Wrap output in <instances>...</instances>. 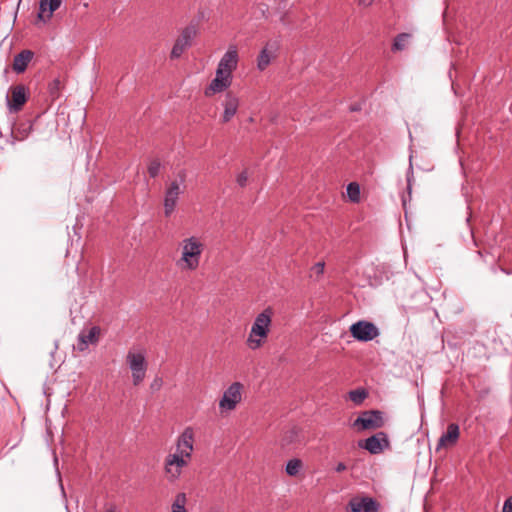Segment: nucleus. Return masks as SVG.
<instances>
[{"instance_id":"f3484780","label":"nucleus","mask_w":512,"mask_h":512,"mask_svg":"<svg viewBox=\"0 0 512 512\" xmlns=\"http://www.w3.org/2000/svg\"><path fill=\"white\" fill-rule=\"evenodd\" d=\"M222 107L224 109L222 114V122H229L237 113L239 108V98L236 94L228 91L222 101Z\"/></svg>"},{"instance_id":"aec40b11","label":"nucleus","mask_w":512,"mask_h":512,"mask_svg":"<svg viewBox=\"0 0 512 512\" xmlns=\"http://www.w3.org/2000/svg\"><path fill=\"white\" fill-rule=\"evenodd\" d=\"M459 426L455 423H450L447 431L439 438L437 449L453 446L459 438Z\"/></svg>"},{"instance_id":"c85d7f7f","label":"nucleus","mask_w":512,"mask_h":512,"mask_svg":"<svg viewBox=\"0 0 512 512\" xmlns=\"http://www.w3.org/2000/svg\"><path fill=\"white\" fill-rule=\"evenodd\" d=\"M160 168H161V163L159 160H152L148 166V173L149 175L154 178L156 177L159 172H160Z\"/></svg>"},{"instance_id":"1a4fd4ad","label":"nucleus","mask_w":512,"mask_h":512,"mask_svg":"<svg viewBox=\"0 0 512 512\" xmlns=\"http://www.w3.org/2000/svg\"><path fill=\"white\" fill-rule=\"evenodd\" d=\"M189 461L178 457V455L168 454L165 458L164 469L169 481L179 479L182 469L188 465Z\"/></svg>"},{"instance_id":"bb28decb","label":"nucleus","mask_w":512,"mask_h":512,"mask_svg":"<svg viewBox=\"0 0 512 512\" xmlns=\"http://www.w3.org/2000/svg\"><path fill=\"white\" fill-rule=\"evenodd\" d=\"M186 501H187V499H186L185 493H178L172 503V508L186 509L185 508Z\"/></svg>"},{"instance_id":"b1692460","label":"nucleus","mask_w":512,"mask_h":512,"mask_svg":"<svg viewBox=\"0 0 512 512\" xmlns=\"http://www.w3.org/2000/svg\"><path fill=\"white\" fill-rule=\"evenodd\" d=\"M346 191L352 202L357 203L360 200V187L356 182L349 183Z\"/></svg>"},{"instance_id":"2eb2a0df","label":"nucleus","mask_w":512,"mask_h":512,"mask_svg":"<svg viewBox=\"0 0 512 512\" xmlns=\"http://www.w3.org/2000/svg\"><path fill=\"white\" fill-rule=\"evenodd\" d=\"M352 512H379L380 505L372 497H354L349 501Z\"/></svg>"},{"instance_id":"4468645a","label":"nucleus","mask_w":512,"mask_h":512,"mask_svg":"<svg viewBox=\"0 0 512 512\" xmlns=\"http://www.w3.org/2000/svg\"><path fill=\"white\" fill-rule=\"evenodd\" d=\"M231 84L232 76L226 75L223 72L216 70L215 78L205 88L204 95L206 97H211L216 93H221L225 91L227 88H229Z\"/></svg>"},{"instance_id":"cd10ccee","label":"nucleus","mask_w":512,"mask_h":512,"mask_svg":"<svg viewBox=\"0 0 512 512\" xmlns=\"http://www.w3.org/2000/svg\"><path fill=\"white\" fill-rule=\"evenodd\" d=\"M412 160H413V154L411 153L410 156H409V168H408L407 173H406L407 190H408L409 193H411L412 180H413V163H412Z\"/></svg>"},{"instance_id":"7ed1b4c3","label":"nucleus","mask_w":512,"mask_h":512,"mask_svg":"<svg viewBox=\"0 0 512 512\" xmlns=\"http://www.w3.org/2000/svg\"><path fill=\"white\" fill-rule=\"evenodd\" d=\"M125 361L131 371L133 384L138 386L145 379L148 369L146 352L140 348H131L126 354Z\"/></svg>"},{"instance_id":"c756f323","label":"nucleus","mask_w":512,"mask_h":512,"mask_svg":"<svg viewBox=\"0 0 512 512\" xmlns=\"http://www.w3.org/2000/svg\"><path fill=\"white\" fill-rule=\"evenodd\" d=\"M324 267H325L324 262H317L311 268V273H312L311 275H315L316 277L321 276L324 273Z\"/></svg>"},{"instance_id":"72a5a7b5","label":"nucleus","mask_w":512,"mask_h":512,"mask_svg":"<svg viewBox=\"0 0 512 512\" xmlns=\"http://www.w3.org/2000/svg\"><path fill=\"white\" fill-rule=\"evenodd\" d=\"M346 465L343 463V462H339L336 467H335V471L340 473V472H343L346 470Z\"/></svg>"},{"instance_id":"f704fd0d","label":"nucleus","mask_w":512,"mask_h":512,"mask_svg":"<svg viewBox=\"0 0 512 512\" xmlns=\"http://www.w3.org/2000/svg\"><path fill=\"white\" fill-rule=\"evenodd\" d=\"M373 0H359L360 5L369 6Z\"/></svg>"},{"instance_id":"423d86ee","label":"nucleus","mask_w":512,"mask_h":512,"mask_svg":"<svg viewBox=\"0 0 512 512\" xmlns=\"http://www.w3.org/2000/svg\"><path fill=\"white\" fill-rule=\"evenodd\" d=\"M194 447V431L191 427H186L180 434L176 442V450L172 455L184 458L190 461Z\"/></svg>"},{"instance_id":"5701e85b","label":"nucleus","mask_w":512,"mask_h":512,"mask_svg":"<svg viewBox=\"0 0 512 512\" xmlns=\"http://www.w3.org/2000/svg\"><path fill=\"white\" fill-rule=\"evenodd\" d=\"M302 468V461L298 458L291 459L287 462L285 471L289 476H296Z\"/></svg>"},{"instance_id":"39448f33","label":"nucleus","mask_w":512,"mask_h":512,"mask_svg":"<svg viewBox=\"0 0 512 512\" xmlns=\"http://www.w3.org/2000/svg\"><path fill=\"white\" fill-rule=\"evenodd\" d=\"M243 385L240 382L232 383L223 393L219 401L221 411H232L242 399Z\"/></svg>"},{"instance_id":"20e7f679","label":"nucleus","mask_w":512,"mask_h":512,"mask_svg":"<svg viewBox=\"0 0 512 512\" xmlns=\"http://www.w3.org/2000/svg\"><path fill=\"white\" fill-rule=\"evenodd\" d=\"M185 182V173H179V180L172 181L165 191L164 196V213L165 216L169 217L177 204L179 196L183 193V184Z\"/></svg>"},{"instance_id":"a878e982","label":"nucleus","mask_w":512,"mask_h":512,"mask_svg":"<svg viewBox=\"0 0 512 512\" xmlns=\"http://www.w3.org/2000/svg\"><path fill=\"white\" fill-rule=\"evenodd\" d=\"M409 38L410 35L407 33L399 34L394 40L393 50H403Z\"/></svg>"},{"instance_id":"dca6fc26","label":"nucleus","mask_w":512,"mask_h":512,"mask_svg":"<svg viewBox=\"0 0 512 512\" xmlns=\"http://www.w3.org/2000/svg\"><path fill=\"white\" fill-rule=\"evenodd\" d=\"M27 101L26 89L23 85H17L11 88V95L7 97V106L10 112L20 111Z\"/></svg>"},{"instance_id":"ddd939ff","label":"nucleus","mask_w":512,"mask_h":512,"mask_svg":"<svg viewBox=\"0 0 512 512\" xmlns=\"http://www.w3.org/2000/svg\"><path fill=\"white\" fill-rule=\"evenodd\" d=\"M238 61L239 56L237 48L235 46H230L220 59L216 70L232 76V72L237 68Z\"/></svg>"},{"instance_id":"0eeeda50","label":"nucleus","mask_w":512,"mask_h":512,"mask_svg":"<svg viewBox=\"0 0 512 512\" xmlns=\"http://www.w3.org/2000/svg\"><path fill=\"white\" fill-rule=\"evenodd\" d=\"M383 425V413L378 410L365 411L353 422L358 430L377 429Z\"/></svg>"},{"instance_id":"a211bd4d","label":"nucleus","mask_w":512,"mask_h":512,"mask_svg":"<svg viewBox=\"0 0 512 512\" xmlns=\"http://www.w3.org/2000/svg\"><path fill=\"white\" fill-rule=\"evenodd\" d=\"M100 335V328L93 326L88 332L82 331L78 335L77 349L81 352L88 348L89 344H96Z\"/></svg>"},{"instance_id":"9d476101","label":"nucleus","mask_w":512,"mask_h":512,"mask_svg":"<svg viewBox=\"0 0 512 512\" xmlns=\"http://www.w3.org/2000/svg\"><path fill=\"white\" fill-rule=\"evenodd\" d=\"M280 43L278 40H269L257 57V68L260 71H264L271 63V61L277 56Z\"/></svg>"},{"instance_id":"473e14b6","label":"nucleus","mask_w":512,"mask_h":512,"mask_svg":"<svg viewBox=\"0 0 512 512\" xmlns=\"http://www.w3.org/2000/svg\"><path fill=\"white\" fill-rule=\"evenodd\" d=\"M161 385H162V380L160 378H156L151 384V389L158 390V389H160Z\"/></svg>"},{"instance_id":"f257e3e1","label":"nucleus","mask_w":512,"mask_h":512,"mask_svg":"<svg viewBox=\"0 0 512 512\" xmlns=\"http://www.w3.org/2000/svg\"><path fill=\"white\" fill-rule=\"evenodd\" d=\"M180 258L176 261L177 267L182 271H195L200 265L205 244L198 236L183 238L179 243Z\"/></svg>"},{"instance_id":"4be33fe9","label":"nucleus","mask_w":512,"mask_h":512,"mask_svg":"<svg viewBox=\"0 0 512 512\" xmlns=\"http://www.w3.org/2000/svg\"><path fill=\"white\" fill-rule=\"evenodd\" d=\"M63 84L59 78L53 79L48 85V92L52 100L59 98Z\"/></svg>"},{"instance_id":"9b49d317","label":"nucleus","mask_w":512,"mask_h":512,"mask_svg":"<svg viewBox=\"0 0 512 512\" xmlns=\"http://www.w3.org/2000/svg\"><path fill=\"white\" fill-rule=\"evenodd\" d=\"M359 446L371 454H379L385 448L389 447V439L384 432H378L375 435L359 442Z\"/></svg>"},{"instance_id":"c9c22d12","label":"nucleus","mask_w":512,"mask_h":512,"mask_svg":"<svg viewBox=\"0 0 512 512\" xmlns=\"http://www.w3.org/2000/svg\"><path fill=\"white\" fill-rule=\"evenodd\" d=\"M104 512H115V511L112 507H110V508H107Z\"/></svg>"},{"instance_id":"412c9836","label":"nucleus","mask_w":512,"mask_h":512,"mask_svg":"<svg viewBox=\"0 0 512 512\" xmlns=\"http://www.w3.org/2000/svg\"><path fill=\"white\" fill-rule=\"evenodd\" d=\"M33 57V53L29 50H23L14 57L13 70L17 73H22L26 70L29 62Z\"/></svg>"},{"instance_id":"7c9ffc66","label":"nucleus","mask_w":512,"mask_h":512,"mask_svg":"<svg viewBox=\"0 0 512 512\" xmlns=\"http://www.w3.org/2000/svg\"><path fill=\"white\" fill-rule=\"evenodd\" d=\"M248 180V174L246 171L241 172L237 177V183L239 186L244 187Z\"/></svg>"},{"instance_id":"6ab92c4d","label":"nucleus","mask_w":512,"mask_h":512,"mask_svg":"<svg viewBox=\"0 0 512 512\" xmlns=\"http://www.w3.org/2000/svg\"><path fill=\"white\" fill-rule=\"evenodd\" d=\"M62 4V0H40L38 19L47 22Z\"/></svg>"},{"instance_id":"6e6552de","label":"nucleus","mask_w":512,"mask_h":512,"mask_svg":"<svg viewBox=\"0 0 512 512\" xmlns=\"http://www.w3.org/2000/svg\"><path fill=\"white\" fill-rule=\"evenodd\" d=\"M350 333L356 340L368 342L379 335V330L372 322L361 320L350 326Z\"/></svg>"},{"instance_id":"f03ea898","label":"nucleus","mask_w":512,"mask_h":512,"mask_svg":"<svg viewBox=\"0 0 512 512\" xmlns=\"http://www.w3.org/2000/svg\"><path fill=\"white\" fill-rule=\"evenodd\" d=\"M272 316V309L266 308L255 317L246 340L249 349L255 351L265 344L272 325Z\"/></svg>"},{"instance_id":"f8f14e48","label":"nucleus","mask_w":512,"mask_h":512,"mask_svg":"<svg viewBox=\"0 0 512 512\" xmlns=\"http://www.w3.org/2000/svg\"><path fill=\"white\" fill-rule=\"evenodd\" d=\"M196 35V30L194 27H186L180 36L177 38L172 51L171 58H179L183 52L191 46L192 40Z\"/></svg>"},{"instance_id":"2f4dec72","label":"nucleus","mask_w":512,"mask_h":512,"mask_svg":"<svg viewBox=\"0 0 512 512\" xmlns=\"http://www.w3.org/2000/svg\"><path fill=\"white\" fill-rule=\"evenodd\" d=\"M502 512H512V495L505 500Z\"/></svg>"},{"instance_id":"393cba45","label":"nucleus","mask_w":512,"mask_h":512,"mask_svg":"<svg viewBox=\"0 0 512 512\" xmlns=\"http://www.w3.org/2000/svg\"><path fill=\"white\" fill-rule=\"evenodd\" d=\"M368 393L365 389H355L349 392V398L355 404H361L367 397Z\"/></svg>"}]
</instances>
